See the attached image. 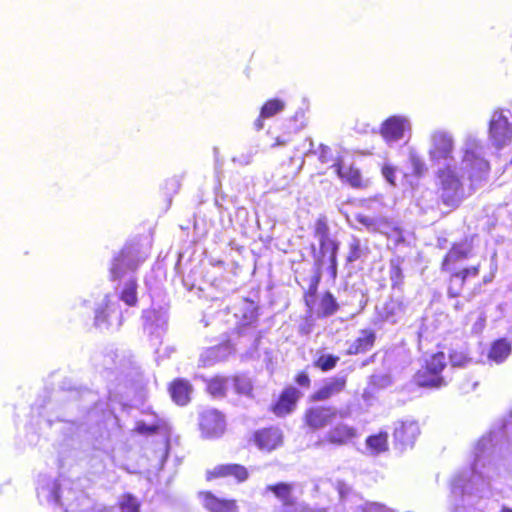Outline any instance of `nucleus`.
<instances>
[{"mask_svg": "<svg viewBox=\"0 0 512 512\" xmlns=\"http://www.w3.org/2000/svg\"><path fill=\"white\" fill-rule=\"evenodd\" d=\"M293 486L288 483H277L275 485H268L267 490L274 493V495L282 501V506L285 509L294 508V500L291 497Z\"/></svg>", "mask_w": 512, "mask_h": 512, "instance_id": "obj_31", "label": "nucleus"}, {"mask_svg": "<svg viewBox=\"0 0 512 512\" xmlns=\"http://www.w3.org/2000/svg\"><path fill=\"white\" fill-rule=\"evenodd\" d=\"M510 110L497 109L493 112L488 128V139L491 145L500 150L512 141V124Z\"/></svg>", "mask_w": 512, "mask_h": 512, "instance_id": "obj_5", "label": "nucleus"}, {"mask_svg": "<svg viewBox=\"0 0 512 512\" xmlns=\"http://www.w3.org/2000/svg\"><path fill=\"white\" fill-rule=\"evenodd\" d=\"M308 141H309V146H310V148H309V150H308V152H307V155H308L309 153H313V154H315L316 152H315V151H313V147H314V142H313V140H312V139H308Z\"/></svg>", "mask_w": 512, "mask_h": 512, "instance_id": "obj_56", "label": "nucleus"}, {"mask_svg": "<svg viewBox=\"0 0 512 512\" xmlns=\"http://www.w3.org/2000/svg\"><path fill=\"white\" fill-rule=\"evenodd\" d=\"M320 153H319V160L322 163H328L331 160V149L330 147L321 144L320 145Z\"/></svg>", "mask_w": 512, "mask_h": 512, "instance_id": "obj_50", "label": "nucleus"}, {"mask_svg": "<svg viewBox=\"0 0 512 512\" xmlns=\"http://www.w3.org/2000/svg\"><path fill=\"white\" fill-rule=\"evenodd\" d=\"M146 258L147 253L142 251L139 243L126 244L113 258L110 276L112 280L125 279L119 298L128 306H134L137 303L138 285L132 274Z\"/></svg>", "mask_w": 512, "mask_h": 512, "instance_id": "obj_3", "label": "nucleus"}, {"mask_svg": "<svg viewBox=\"0 0 512 512\" xmlns=\"http://www.w3.org/2000/svg\"><path fill=\"white\" fill-rule=\"evenodd\" d=\"M115 320L116 326L121 324V315L117 302H112L108 296L105 297L103 305L95 310L94 325L100 329H108L113 326Z\"/></svg>", "mask_w": 512, "mask_h": 512, "instance_id": "obj_13", "label": "nucleus"}, {"mask_svg": "<svg viewBox=\"0 0 512 512\" xmlns=\"http://www.w3.org/2000/svg\"><path fill=\"white\" fill-rule=\"evenodd\" d=\"M351 227H352V228H354V229H356V230H359V231H361V230H362V228H361V227H358V226L351 225Z\"/></svg>", "mask_w": 512, "mask_h": 512, "instance_id": "obj_59", "label": "nucleus"}, {"mask_svg": "<svg viewBox=\"0 0 512 512\" xmlns=\"http://www.w3.org/2000/svg\"><path fill=\"white\" fill-rule=\"evenodd\" d=\"M254 441L260 450L270 452L282 444V433L278 428H266L255 432Z\"/></svg>", "mask_w": 512, "mask_h": 512, "instance_id": "obj_16", "label": "nucleus"}, {"mask_svg": "<svg viewBox=\"0 0 512 512\" xmlns=\"http://www.w3.org/2000/svg\"><path fill=\"white\" fill-rule=\"evenodd\" d=\"M371 384L379 388H384L390 384V379L386 375L371 376Z\"/></svg>", "mask_w": 512, "mask_h": 512, "instance_id": "obj_49", "label": "nucleus"}, {"mask_svg": "<svg viewBox=\"0 0 512 512\" xmlns=\"http://www.w3.org/2000/svg\"><path fill=\"white\" fill-rule=\"evenodd\" d=\"M388 434L386 432L369 436L366 439L367 447L375 454H379L387 450Z\"/></svg>", "mask_w": 512, "mask_h": 512, "instance_id": "obj_38", "label": "nucleus"}, {"mask_svg": "<svg viewBox=\"0 0 512 512\" xmlns=\"http://www.w3.org/2000/svg\"><path fill=\"white\" fill-rule=\"evenodd\" d=\"M411 130L410 120L405 116L393 115L388 117L380 126V135L383 140L392 145L400 141L406 131Z\"/></svg>", "mask_w": 512, "mask_h": 512, "instance_id": "obj_8", "label": "nucleus"}, {"mask_svg": "<svg viewBox=\"0 0 512 512\" xmlns=\"http://www.w3.org/2000/svg\"><path fill=\"white\" fill-rule=\"evenodd\" d=\"M396 169L390 164H385L382 167V175L386 179V181L392 185H395V176Z\"/></svg>", "mask_w": 512, "mask_h": 512, "instance_id": "obj_47", "label": "nucleus"}, {"mask_svg": "<svg viewBox=\"0 0 512 512\" xmlns=\"http://www.w3.org/2000/svg\"><path fill=\"white\" fill-rule=\"evenodd\" d=\"M285 107L283 101L279 99H272L267 101L261 108L260 118H270L282 111Z\"/></svg>", "mask_w": 512, "mask_h": 512, "instance_id": "obj_43", "label": "nucleus"}, {"mask_svg": "<svg viewBox=\"0 0 512 512\" xmlns=\"http://www.w3.org/2000/svg\"><path fill=\"white\" fill-rule=\"evenodd\" d=\"M340 358L330 353H319L314 360V366L323 372H327L336 367Z\"/></svg>", "mask_w": 512, "mask_h": 512, "instance_id": "obj_36", "label": "nucleus"}, {"mask_svg": "<svg viewBox=\"0 0 512 512\" xmlns=\"http://www.w3.org/2000/svg\"><path fill=\"white\" fill-rule=\"evenodd\" d=\"M446 367V358L443 352H438L433 354L429 359L426 360L425 366L423 368L428 371H432L438 375H441V372Z\"/></svg>", "mask_w": 512, "mask_h": 512, "instance_id": "obj_42", "label": "nucleus"}, {"mask_svg": "<svg viewBox=\"0 0 512 512\" xmlns=\"http://www.w3.org/2000/svg\"><path fill=\"white\" fill-rule=\"evenodd\" d=\"M345 386L346 376L342 375L329 378L324 382L323 386L313 394V399L315 401L327 400L342 392Z\"/></svg>", "mask_w": 512, "mask_h": 512, "instance_id": "obj_18", "label": "nucleus"}, {"mask_svg": "<svg viewBox=\"0 0 512 512\" xmlns=\"http://www.w3.org/2000/svg\"><path fill=\"white\" fill-rule=\"evenodd\" d=\"M454 138L446 130L438 129L429 136L428 156L432 165L445 166L452 164L454 157Z\"/></svg>", "mask_w": 512, "mask_h": 512, "instance_id": "obj_4", "label": "nucleus"}, {"mask_svg": "<svg viewBox=\"0 0 512 512\" xmlns=\"http://www.w3.org/2000/svg\"><path fill=\"white\" fill-rule=\"evenodd\" d=\"M337 411L332 407H314L307 411L306 422L313 429H320L331 423Z\"/></svg>", "mask_w": 512, "mask_h": 512, "instance_id": "obj_17", "label": "nucleus"}, {"mask_svg": "<svg viewBox=\"0 0 512 512\" xmlns=\"http://www.w3.org/2000/svg\"><path fill=\"white\" fill-rule=\"evenodd\" d=\"M208 391L214 397H221L225 395V392L230 388L229 378L216 377L208 383Z\"/></svg>", "mask_w": 512, "mask_h": 512, "instance_id": "obj_40", "label": "nucleus"}, {"mask_svg": "<svg viewBox=\"0 0 512 512\" xmlns=\"http://www.w3.org/2000/svg\"><path fill=\"white\" fill-rule=\"evenodd\" d=\"M233 347L229 342H224L205 350L201 354V362L203 366H212L217 362L227 359L232 354Z\"/></svg>", "mask_w": 512, "mask_h": 512, "instance_id": "obj_22", "label": "nucleus"}, {"mask_svg": "<svg viewBox=\"0 0 512 512\" xmlns=\"http://www.w3.org/2000/svg\"><path fill=\"white\" fill-rule=\"evenodd\" d=\"M296 382L298 385L306 387L310 384V379L306 373L302 372L297 375Z\"/></svg>", "mask_w": 512, "mask_h": 512, "instance_id": "obj_51", "label": "nucleus"}, {"mask_svg": "<svg viewBox=\"0 0 512 512\" xmlns=\"http://www.w3.org/2000/svg\"><path fill=\"white\" fill-rule=\"evenodd\" d=\"M238 161L243 165H248L251 162V156L250 155H241L238 159Z\"/></svg>", "mask_w": 512, "mask_h": 512, "instance_id": "obj_53", "label": "nucleus"}, {"mask_svg": "<svg viewBox=\"0 0 512 512\" xmlns=\"http://www.w3.org/2000/svg\"><path fill=\"white\" fill-rule=\"evenodd\" d=\"M356 437L357 430L354 427L344 423H339L327 431L324 439L317 442V446H322L324 442H328L337 446H343L347 445Z\"/></svg>", "mask_w": 512, "mask_h": 512, "instance_id": "obj_15", "label": "nucleus"}, {"mask_svg": "<svg viewBox=\"0 0 512 512\" xmlns=\"http://www.w3.org/2000/svg\"><path fill=\"white\" fill-rule=\"evenodd\" d=\"M190 392L191 385L183 379L175 380L170 386L171 398L178 405L183 406L189 402Z\"/></svg>", "mask_w": 512, "mask_h": 512, "instance_id": "obj_29", "label": "nucleus"}, {"mask_svg": "<svg viewBox=\"0 0 512 512\" xmlns=\"http://www.w3.org/2000/svg\"><path fill=\"white\" fill-rule=\"evenodd\" d=\"M263 119H264V118H260V117H259V118L255 121L254 125H255V128H256L257 130H261V129L263 128Z\"/></svg>", "mask_w": 512, "mask_h": 512, "instance_id": "obj_54", "label": "nucleus"}, {"mask_svg": "<svg viewBox=\"0 0 512 512\" xmlns=\"http://www.w3.org/2000/svg\"><path fill=\"white\" fill-rule=\"evenodd\" d=\"M449 359L452 367L460 368L465 367L472 361L471 357L469 356L468 349L465 345L451 350Z\"/></svg>", "mask_w": 512, "mask_h": 512, "instance_id": "obj_34", "label": "nucleus"}, {"mask_svg": "<svg viewBox=\"0 0 512 512\" xmlns=\"http://www.w3.org/2000/svg\"><path fill=\"white\" fill-rule=\"evenodd\" d=\"M300 397V391L295 387L286 388L280 395L278 401L273 406V412L277 416H283L290 413Z\"/></svg>", "mask_w": 512, "mask_h": 512, "instance_id": "obj_19", "label": "nucleus"}, {"mask_svg": "<svg viewBox=\"0 0 512 512\" xmlns=\"http://www.w3.org/2000/svg\"><path fill=\"white\" fill-rule=\"evenodd\" d=\"M480 265L466 267L461 270L450 271L451 275L448 282L447 294L450 298H456L462 294L465 283L470 277H477Z\"/></svg>", "mask_w": 512, "mask_h": 512, "instance_id": "obj_14", "label": "nucleus"}, {"mask_svg": "<svg viewBox=\"0 0 512 512\" xmlns=\"http://www.w3.org/2000/svg\"><path fill=\"white\" fill-rule=\"evenodd\" d=\"M408 161L412 167V172L414 175L420 177L427 172L426 163L424 162L423 158L416 150H414V149L409 150Z\"/></svg>", "mask_w": 512, "mask_h": 512, "instance_id": "obj_41", "label": "nucleus"}, {"mask_svg": "<svg viewBox=\"0 0 512 512\" xmlns=\"http://www.w3.org/2000/svg\"><path fill=\"white\" fill-rule=\"evenodd\" d=\"M336 488H337V491L339 493L341 500H343V501H346L352 492L350 486L343 481H338Z\"/></svg>", "mask_w": 512, "mask_h": 512, "instance_id": "obj_48", "label": "nucleus"}, {"mask_svg": "<svg viewBox=\"0 0 512 512\" xmlns=\"http://www.w3.org/2000/svg\"><path fill=\"white\" fill-rule=\"evenodd\" d=\"M376 340V333L371 329H362L358 337L349 344L348 355H357L365 353L372 349Z\"/></svg>", "mask_w": 512, "mask_h": 512, "instance_id": "obj_23", "label": "nucleus"}, {"mask_svg": "<svg viewBox=\"0 0 512 512\" xmlns=\"http://www.w3.org/2000/svg\"><path fill=\"white\" fill-rule=\"evenodd\" d=\"M168 429L167 423L165 420L159 418L158 416H153L151 421H139L136 426V430L140 434H154L161 431H166Z\"/></svg>", "mask_w": 512, "mask_h": 512, "instance_id": "obj_32", "label": "nucleus"}, {"mask_svg": "<svg viewBox=\"0 0 512 512\" xmlns=\"http://www.w3.org/2000/svg\"><path fill=\"white\" fill-rule=\"evenodd\" d=\"M355 512H393L390 508L378 502H364L355 507Z\"/></svg>", "mask_w": 512, "mask_h": 512, "instance_id": "obj_45", "label": "nucleus"}, {"mask_svg": "<svg viewBox=\"0 0 512 512\" xmlns=\"http://www.w3.org/2000/svg\"><path fill=\"white\" fill-rule=\"evenodd\" d=\"M402 260L400 258H394L390 260L389 278L392 289L400 288L403 283L404 275L401 268Z\"/></svg>", "mask_w": 512, "mask_h": 512, "instance_id": "obj_35", "label": "nucleus"}, {"mask_svg": "<svg viewBox=\"0 0 512 512\" xmlns=\"http://www.w3.org/2000/svg\"><path fill=\"white\" fill-rule=\"evenodd\" d=\"M319 242V252H316L315 245H312V252L314 257V263L317 268L318 275L316 276L315 285L319 282L320 279V269L324 266L326 262L329 263L327 268L331 278L335 279L337 277V254L339 250V243L332 239L330 236L318 239Z\"/></svg>", "mask_w": 512, "mask_h": 512, "instance_id": "obj_6", "label": "nucleus"}, {"mask_svg": "<svg viewBox=\"0 0 512 512\" xmlns=\"http://www.w3.org/2000/svg\"><path fill=\"white\" fill-rule=\"evenodd\" d=\"M370 253L369 247L357 236L352 235L347 244L346 262L352 264L356 261H365Z\"/></svg>", "mask_w": 512, "mask_h": 512, "instance_id": "obj_25", "label": "nucleus"}, {"mask_svg": "<svg viewBox=\"0 0 512 512\" xmlns=\"http://www.w3.org/2000/svg\"><path fill=\"white\" fill-rule=\"evenodd\" d=\"M501 512H512V509L508 507H503Z\"/></svg>", "mask_w": 512, "mask_h": 512, "instance_id": "obj_58", "label": "nucleus"}, {"mask_svg": "<svg viewBox=\"0 0 512 512\" xmlns=\"http://www.w3.org/2000/svg\"><path fill=\"white\" fill-rule=\"evenodd\" d=\"M507 445L505 426L492 429L483 436L474 449V461L469 469L457 473L451 481V493L458 506H474L478 500L487 498L495 484L502 479L497 454Z\"/></svg>", "mask_w": 512, "mask_h": 512, "instance_id": "obj_1", "label": "nucleus"}, {"mask_svg": "<svg viewBox=\"0 0 512 512\" xmlns=\"http://www.w3.org/2000/svg\"><path fill=\"white\" fill-rule=\"evenodd\" d=\"M511 344L504 338L494 341L491 345L488 358L497 364L504 362L511 354Z\"/></svg>", "mask_w": 512, "mask_h": 512, "instance_id": "obj_30", "label": "nucleus"}, {"mask_svg": "<svg viewBox=\"0 0 512 512\" xmlns=\"http://www.w3.org/2000/svg\"><path fill=\"white\" fill-rule=\"evenodd\" d=\"M229 381L230 387L239 394L249 395L252 391L251 380L245 375L234 376Z\"/></svg>", "mask_w": 512, "mask_h": 512, "instance_id": "obj_39", "label": "nucleus"}, {"mask_svg": "<svg viewBox=\"0 0 512 512\" xmlns=\"http://www.w3.org/2000/svg\"><path fill=\"white\" fill-rule=\"evenodd\" d=\"M227 476H232L237 479L238 482H243L248 478V471L244 466L239 464H223L215 467L212 471L207 473L208 480Z\"/></svg>", "mask_w": 512, "mask_h": 512, "instance_id": "obj_24", "label": "nucleus"}, {"mask_svg": "<svg viewBox=\"0 0 512 512\" xmlns=\"http://www.w3.org/2000/svg\"><path fill=\"white\" fill-rule=\"evenodd\" d=\"M204 507L210 512H237V505L234 500H225L217 498L210 492H201Z\"/></svg>", "mask_w": 512, "mask_h": 512, "instance_id": "obj_21", "label": "nucleus"}, {"mask_svg": "<svg viewBox=\"0 0 512 512\" xmlns=\"http://www.w3.org/2000/svg\"><path fill=\"white\" fill-rule=\"evenodd\" d=\"M314 234L317 239H323V238L330 236L329 227L325 220H323V219L317 220V222L315 224Z\"/></svg>", "mask_w": 512, "mask_h": 512, "instance_id": "obj_46", "label": "nucleus"}, {"mask_svg": "<svg viewBox=\"0 0 512 512\" xmlns=\"http://www.w3.org/2000/svg\"><path fill=\"white\" fill-rule=\"evenodd\" d=\"M405 312V306L400 295H391L382 303L376 305L374 324L388 322L397 323Z\"/></svg>", "mask_w": 512, "mask_h": 512, "instance_id": "obj_7", "label": "nucleus"}, {"mask_svg": "<svg viewBox=\"0 0 512 512\" xmlns=\"http://www.w3.org/2000/svg\"><path fill=\"white\" fill-rule=\"evenodd\" d=\"M335 170L337 175L350 183L353 187H358L361 184V174L359 170L354 169L344 164H335Z\"/></svg>", "mask_w": 512, "mask_h": 512, "instance_id": "obj_33", "label": "nucleus"}, {"mask_svg": "<svg viewBox=\"0 0 512 512\" xmlns=\"http://www.w3.org/2000/svg\"><path fill=\"white\" fill-rule=\"evenodd\" d=\"M459 163L439 167L436 172V187L440 202L456 209L488 178L490 165L482 156L479 140L468 135L461 148Z\"/></svg>", "mask_w": 512, "mask_h": 512, "instance_id": "obj_2", "label": "nucleus"}, {"mask_svg": "<svg viewBox=\"0 0 512 512\" xmlns=\"http://www.w3.org/2000/svg\"><path fill=\"white\" fill-rule=\"evenodd\" d=\"M354 219L369 233H384L385 230L388 229V222L384 217L357 213L354 215Z\"/></svg>", "mask_w": 512, "mask_h": 512, "instance_id": "obj_26", "label": "nucleus"}, {"mask_svg": "<svg viewBox=\"0 0 512 512\" xmlns=\"http://www.w3.org/2000/svg\"><path fill=\"white\" fill-rule=\"evenodd\" d=\"M144 328L153 334L157 330H164L167 324V316L165 312L156 310H147L143 312Z\"/></svg>", "mask_w": 512, "mask_h": 512, "instance_id": "obj_28", "label": "nucleus"}, {"mask_svg": "<svg viewBox=\"0 0 512 512\" xmlns=\"http://www.w3.org/2000/svg\"><path fill=\"white\" fill-rule=\"evenodd\" d=\"M282 507V512H298V506L297 504L294 502V508L292 509H285L283 506Z\"/></svg>", "mask_w": 512, "mask_h": 512, "instance_id": "obj_55", "label": "nucleus"}, {"mask_svg": "<svg viewBox=\"0 0 512 512\" xmlns=\"http://www.w3.org/2000/svg\"><path fill=\"white\" fill-rule=\"evenodd\" d=\"M415 382L420 387L438 389L447 385L445 378L425 368H421L415 374Z\"/></svg>", "mask_w": 512, "mask_h": 512, "instance_id": "obj_27", "label": "nucleus"}, {"mask_svg": "<svg viewBox=\"0 0 512 512\" xmlns=\"http://www.w3.org/2000/svg\"><path fill=\"white\" fill-rule=\"evenodd\" d=\"M121 512H139L140 503L132 494H124L119 501Z\"/></svg>", "mask_w": 512, "mask_h": 512, "instance_id": "obj_44", "label": "nucleus"}, {"mask_svg": "<svg viewBox=\"0 0 512 512\" xmlns=\"http://www.w3.org/2000/svg\"><path fill=\"white\" fill-rule=\"evenodd\" d=\"M37 497L40 503L63 506L60 496V484L48 475H40L37 481Z\"/></svg>", "mask_w": 512, "mask_h": 512, "instance_id": "obj_10", "label": "nucleus"}, {"mask_svg": "<svg viewBox=\"0 0 512 512\" xmlns=\"http://www.w3.org/2000/svg\"><path fill=\"white\" fill-rule=\"evenodd\" d=\"M290 135H281L276 138V141L274 144H272V147L277 146H285L290 142Z\"/></svg>", "mask_w": 512, "mask_h": 512, "instance_id": "obj_52", "label": "nucleus"}, {"mask_svg": "<svg viewBox=\"0 0 512 512\" xmlns=\"http://www.w3.org/2000/svg\"><path fill=\"white\" fill-rule=\"evenodd\" d=\"M339 309L336 298L331 292H326L320 301V313L323 317L332 316Z\"/></svg>", "mask_w": 512, "mask_h": 512, "instance_id": "obj_37", "label": "nucleus"}, {"mask_svg": "<svg viewBox=\"0 0 512 512\" xmlns=\"http://www.w3.org/2000/svg\"><path fill=\"white\" fill-rule=\"evenodd\" d=\"M200 429L204 437L217 438L225 431L224 416L215 409H207L200 415Z\"/></svg>", "mask_w": 512, "mask_h": 512, "instance_id": "obj_11", "label": "nucleus"}, {"mask_svg": "<svg viewBox=\"0 0 512 512\" xmlns=\"http://www.w3.org/2000/svg\"><path fill=\"white\" fill-rule=\"evenodd\" d=\"M454 308H455L456 310L461 309V303H460L459 301H457V302L454 304Z\"/></svg>", "mask_w": 512, "mask_h": 512, "instance_id": "obj_57", "label": "nucleus"}, {"mask_svg": "<svg viewBox=\"0 0 512 512\" xmlns=\"http://www.w3.org/2000/svg\"><path fill=\"white\" fill-rule=\"evenodd\" d=\"M419 435L420 428L416 421L405 420L395 423L393 432L394 444L400 451L412 448Z\"/></svg>", "mask_w": 512, "mask_h": 512, "instance_id": "obj_9", "label": "nucleus"}, {"mask_svg": "<svg viewBox=\"0 0 512 512\" xmlns=\"http://www.w3.org/2000/svg\"><path fill=\"white\" fill-rule=\"evenodd\" d=\"M235 317L239 318L238 325L236 327L239 336H244L247 330H250V326L257 321V307L252 301H245L243 307L240 309V315L235 313Z\"/></svg>", "mask_w": 512, "mask_h": 512, "instance_id": "obj_20", "label": "nucleus"}, {"mask_svg": "<svg viewBox=\"0 0 512 512\" xmlns=\"http://www.w3.org/2000/svg\"><path fill=\"white\" fill-rule=\"evenodd\" d=\"M474 255L473 240L465 239L455 243L443 259L441 269L450 272L455 269L457 263L469 259Z\"/></svg>", "mask_w": 512, "mask_h": 512, "instance_id": "obj_12", "label": "nucleus"}]
</instances>
